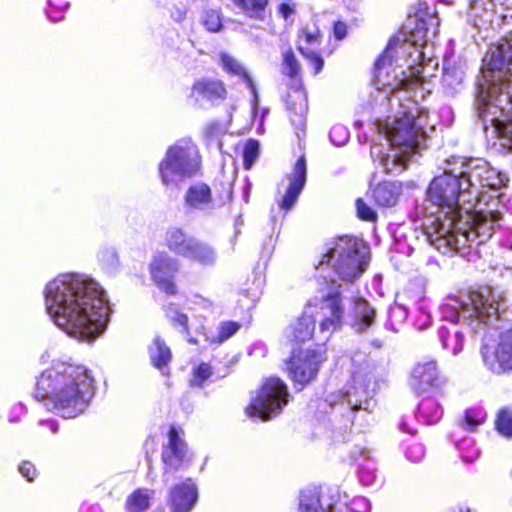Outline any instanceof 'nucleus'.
Masks as SVG:
<instances>
[{"label":"nucleus","mask_w":512,"mask_h":512,"mask_svg":"<svg viewBox=\"0 0 512 512\" xmlns=\"http://www.w3.org/2000/svg\"><path fill=\"white\" fill-rule=\"evenodd\" d=\"M289 185L279 203L282 210H290L297 201L306 182V160L304 156L296 161L292 172L287 176Z\"/></svg>","instance_id":"nucleus-18"},{"label":"nucleus","mask_w":512,"mask_h":512,"mask_svg":"<svg viewBox=\"0 0 512 512\" xmlns=\"http://www.w3.org/2000/svg\"><path fill=\"white\" fill-rule=\"evenodd\" d=\"M453 157L449 168L436 176L427 188V199L437 209L423 221L424 233L439 252L465 254L473 243L486 242L499 226L500 214L494 211L472 212L476 207L472 182L461 173V164Z\"/></svg>","instance_id":"nucleus-2"},{"label":"nucleus","mask_w":512,"mask_h":512,"mask_svg":"<svg viewBox=\"0 0 512 512\" xmlns=\"http://www.w3.org/2000/svg\"><path fill=\"white\" fill-rule=\"evenodd\" d=\"M226 89L222 81L211 78H202L197 80L190 92V99L194 104L202 107L206 103L212 105L226 98Z\"/></svg>","instance_id":"nucleus-17"},{"label":"nucleus","mask_w":512,"mask_h":512,"mask_svg":"<svg viewBox=\"0 0 512 512\" xmlns=\"http://www.w3.org/2000/svg\"><path fill=\"white\" fill-rule=\"evenodd\" d=\"M461 164V173L472 182L471 190L475 192V204L484 201L482 188H488L494 192L505 187L508 178L497 171L483 159H456Z\"/></svg>","instance_id":"nucleus-10"},{"label":"nucleus","mask_w":512,"mask_h":512,"mask_svg":"<svg viewBox=\"0 0 512 512\" xmlns=\"http://www.w3.org/2000/svg\"><path fill=\"white\" fill-rule=\"evenodd\" d=\"M179 261L167 252L154 254L150 263V274L156 285L169 295L176 293L174 279L179 271Z\"/></svg>","instance_id":"nucleus-15"},{"label":"nucleus","mask_w":512,"mask_h":512,"mask_svg":"<svg viewBox=\"0 0 512 512\" xmlns=\"http://www.w3.org/2000/svg\"><path fill=\"white\" fill-rule=\"evenodd\" d=\"M287 403V386L279 378L273 377L265 380L245 412L250 418L266 421L278 415Z\"/></svg>","instance_id":"nucleus-9"},{"label":"nucleus","mask_w":512,"mask_h":512,"mask_svg":"<svg viewBox=\"0 0 512 512\" xmlns=\"http://www.w3.org/2000/svg\"><path fill=\"white\" fill-rule=\"evenodd\" d=\"M307 305L313 308H319V333L323 339H329L330 336L339 331L344 324L345 307L341 293L332 287L327 291H322L320 296H316L309 301Z\"/></svg>","instance_id":"nucleus-11"},{"label":"nucleus","mask_w":512,"mask_h":512,"mask_svg":"<svg viewBox=\"0 0 512 512\" xmlns=\"http://www.w3.org/2000/svg\"><path fill=\"white\" fill-rule=\"evenodd\" d=\"M153 491L138 489L133 492L126 501L128 512H144L149 507V501Z\"/></svg>","instance_id":"nucleus-33"},{"label":"nucleus","mask_w":512,"mask_h":512,"mask_svg":"<svg viewBox=\"0 0 512 512\" xmlns=\"http://www.w3.org/2000/svg\"><path fill=\"white\" fill-rule=\"evenodd\" d=\"M196 500L197 489L190 479L171 490L170 501L174 512H189Z\"/></svg>","instance_id":"nucleus-24"},{"label":"nucleus","mask_w":512,"mask_h":512,"mask_svg":"<svg viewBox=\"0 0 512 512\" xmlns=\"http://www.w3.org/2000/svg\"><path fill=\"white\" fill-rule=\"evenodd\" d=\"M352 386L346 392L348 403L352 409H368L367 397L369 387L373 378V367L363 354L356 355L353 358Z\"/></svg>","instance_id":"nucleus-13"},{"label":"nucleus","mask_w":512,"mask_h":512,"mask_svg":"<svg viewBox=\"0 0 512 512\" xmlns=\"http://www.w3.org/2000/svg\"><path fill=\"white\" fill-rule=\"evenodd\" d=\"M201 156L191 139H180L171 145L158 166L161 183L167 190H178L189 179L198 175Z\"/></svg>","instance_id":"nucleus-8"},{"label":"nucleus","mask_w":512,"mask_h":512,"mask_svg":"<svg viewBox=\"0 0 512 512\" xmlns=\"http://www.w3.org/2000/svg\"><path fill=\"white\" fill-rule=\"evenodd\" d=\"M301 53L314 68V74H318L323 68V59L312 50H307Z\"/></svg>","instance_id":"nucleus-45"},{"label":"nucleus","mask_w":512,"mask_h":512,"mask_svg":"<svg viewBox=\"0 0 512 512\" xmlns=\"http://www.w3.org/2000/svg\"><path fill=\"white\" fill-rule=\"evenodd\" d=\"M320 37L319 29L313 25H306L303 27L298 36V50L304 52L310 50L306 46H314L318 44Z\"/></svg>","instance_id":"nucleus-34"},{"label":"nucleus","mask_w":512,"mask_h":512,"mask_svg":"<svg viewBox=\"0 0 512 512\" xmlns=\"http://www.w3.org/2000/svg\"><path fill=\"white\" fill-rule=\"evenodd\" d=\"M414 20L413 39L392 38L375 63L377 84L389 87L392 92L390 101H397L401 108L392 119L377 125L379 133L390 145V153L382 155L378 145L371 148V156L379 159L387 173L402 172L425 140L426 111L410 99L401 103L399 94L401 90L409 92L423 82L424 70L433 62L432 47L428 42L438 34L439 19L426 3H420Z\"/></svg>","instance_id":"nucleus-1"},{"label":"nucleus","mask_w":512,"mask_h":512,"mask_svg":"<svg viewBox=\"0 0 512 512\" xmlns=\"http://www.w3.org/2000/svg\"><path fill=\"white\" fill-rule=\"evenodd\" d=\"M186 445L179 437L175 428H171L168 435V443L162 452V459L166 466V471L177 470L186 457Z\"/></svg>","instance_id":"nucleus-20"},{"label":"nucleus","mask_w":512,"mask_h":512,"mask_svg":"<svg viewBox=\"0 0 512 512\" xmlns=\"http://www.w3.org/2000/svg\"><path fill=\"white\" fill-rule=\"evenodd\" d=\"M48 424H49L50 429H51V431L53 433L57 432L58 426H57V424L54 421H49Z\"/></svg>","instance_id":"nucleus-58"},{"label":"nucleus","mask_w":512,"mask_h":512,"mask_svg":"<svg viewBox=\"0 0 512 512\" xmlns=\"http://www.w3.org/2000/svg\"><path fill=\"white\" fill-rule=\"evenodd\" d=\"M184 205L189 210H212L214 201L210 187L205 183H196L190 186L184 195Z\"/></svg>","instance_id":"nucleus-22"},{"label":"nucleus","mask_w":512,"mask_h":512,"mask_svg":"<svg viewBox=\"0 0 512 512\" xmlns=\"http://www.w3.org/2000/svg\"><path fill=\"white\" fill-rule=\"evenodd\" d=\"M502 292L485 288L467 295L448 297L441 306L442 319L449 321V326H443L439 331L442 347L457 355L463 348V332L457 326L460 321L488 322L497 318L504 304Z\"/></svg>","instance_id":"nucleus-6"},{"label":"nucleus","mask_w":512,"mask_h":512,"mask_svg":"<svg viewBox=\"0 0 512 512\" xmlns=\"http://www.w3.org/2000/svg\"><path fill=\"white\" fill-rule=\"evenodd\" d=\"M429 318V315L423 313L417 321L418 328L424 329L427 327L430 324Z\"/></svg>","instance_id":"nucleus-53"},{"label":"nucleus","mask_w":512,"mask_h":512,"mask_svg":"<svg viewBox=\"0 0 512 512\" xmlns=\"http://www.w3.org/2000/svg\"><path fill=\"white\" fill-rule=\"evenodd\" d=\"M237 322H224L220 325L218 342H223L233 336L239 330Z\"/></svg>","instance_id":"nucleus-44"},{"label":"nucleus","mask_w":512,"mask_h":512,"mask_svg":"<svg viewBox=\"0 0 512 512\" xmlns=\"http://www.w3.org/2000/svg\"><path fill=\"white\" fill-rule=\"evenodd\" d=\"M333 503L317 487L301 491L298 512H331Z\"/></svg>","instance_id":"nucleus-21"},{"label":"nucleus","mask_w":512,"mask_h":512,"mask_svg":"<svg viewBox=\"0 0 512 512\" xmlns=\"http://www.w3.org/2000/svg\"><path fill=\"white\" fill-rule=\"evenodd\" d=\"M19 472L23 477H25L28 481H33L37 475L36 468L30 462H23L19 466Z\"/></svg>","instance_id":"nucleus-47"},{"label":"nucleus","mask_w":512,"mask_h":512,"mask_svg":"<svg viewBox=\"0 0 512 512\" xmlns=\"http://www.w3.org/2000/svg\"><path fill=\"white\" fill-rule=\"evenodd\" d=\"M375 479V475L372 474L369 471V467H362L361 473H360V480L364 485H370L373 483Z\"/></svg>","instance_id":"nucleus-52"},{"label":"nucleus","mask_w":512,"mask_h":512,"mask_svg":"<svg viewBox=\"0 0 512 512\" xmlns=\"http://www.w3.org/2000/svg\"><path fill=\"white\" fill-rule=\"evenodd\" d=\"M407 457L413 461L418 462L424 457V448L420 444L411 446L407 451Z\"/></svg>","instance_id":"nucleus-48"},{"label":"nucleus","mask_w":512,"mask_h":512,"mask_svg":"<svg viewBox=\"0 0 512 512\" xmlns=\"http://www.w3.org/2000/svg\"><path fill=\"white\" fill-rule=\"evenodd\" d=\"M495 2H496V0H494V3ZM497 2H499V8H497L499 13H508V9H507L506 5H503L505 0H497Z\"/></svg>","instance_id":"nucleus-56"},{"label":"nucleus","mask_w":512,"mask_h":512,"mask_svg":"<svg viewBox=\"0 0 512 512\" xmlns=\"http://www.w3.org/2000/svg\"><path fill=\"white\" fill-rule=\"evenodd\" d=\"M486 414L481 409H470L465 412L464 427L468 431L474 430L477 426L484 423Z\"/></svg>","instance_id":"nucleus-37"},{"label":"nucleus","mask_w":512,"mask_h":512,"mask_svg":"<svg viewBox=\"0 0 512 512\" xmlns=\"http://www.w3.org/2000/svg\"><path fill=\"white\" fill-rule=\"evenodd\" d=\"M479 455L478 450H475L473 454L471 455H463L462 458L466 462H472L475 458H477Z\"/></svg>","instance_id":"nucleus-55"},{"label":"nucleus","mask_w":512,"mask_h":512,"mask_svg":"<svg viewBox=\"0 0 512 512\" xmlns=\"http://www.w3.org/2000/svg\"><path fill=\"white\" fill-rule=\"evenodd\" d=\"M183 257L202 264H209L214 261L215 254L208 245L192 238Z\"/></svg>","instance_id":"nucleus-29"},{"label":"nucleus","mask_w":512,"mask_h":512,"mask_svg":"<svg viewBox=\"0 0 512 512\" xmlns=\"http://www.w3.org/2000/svg\"><path fill=\"white\" fill-rule=\"evenodd\" d=\"M350 509L352 512H370L371 504L364 497H358L351 502Z\"/></svg>","instance_id":"nucleus-46"},{"label":"nucleus","mask_w":512,"mask_h":512,"mask_svg":"<svg viewBox=\"0 0 512 512\" xmlns=\"http://www.w3.org/2000/svg\"><path fill=\"white\" fill-rule=\"evenodd\" d=\"M418 410L420 416L427 424L437 423L443 415L442 406L433 398L423 399L419 404Z\"/></svg>","instance_id":"nucleus-31"},{"label":"nucleus","mask_w":512,"mask_h":512,"mask_svg":"<svg viewBox=\"0 0 512 512\" xmlns=\"http://www.w3.org/2000/svg\"><path fill=\"white\" fill-rule=\"evenodd\" d=\"M497 431L506 438L512 437V411L508 408H502L497 413L495 420Z\"/></svg>","instance_id":"nucleus-36"},{"label":"nucleus","mask_w":512,"mask_h":512,"mask_svg":"<svg viewBox=\"0 0 512 512\" xmlns=\"http://www.w3.org/2000/svg\"><path fill=\"white\" fill-rule=\"evenodd\" d=\"M170 319L174 324H179L183 327L184 330H187V321L188 318L184 314H180L178 312H173L172 314H169Z\"/></svg>","instance_id":"nucleus-50"},{"label":"nucleus","mask_w":512,"mask_h":512,"mask_svg":"<svg viewBox=\"0 0 512 512\" xmlns=\"http://www.w3.org/2000/svg\"><path fill=\"white\" fill-rule=\"evenodd\" d=\"M440 382L434 361L420 362L412 370L411 385L418 393L426 392L429 388L438 387Z\"/></svg>","instance_id":"nucleus-19"},{"label":"nucleus","mask_w":512,"mask_h":512,"mask_svg":"<svg viewBox=\"0 0 512 512\" xmlns=\"http://www.w3.org/2000/svg\"><path fill=\"white\" fill-rule=\"evenodd\" d=\"M352 303L353 311L350 325L355 332L362 333L374 324L376 310L366 299L361 297L354 298Z\"/></svg>","instance_id":"nucleus-23"},{"label":"nucleus","mask_w":512,"mask_h":512,"mask_svg":"<svg viewBox=\"0 0 512 512\" xmlns=\"http://www.w3.org/2000/svg\"><path fill=\"white\" fill-rule=\"evenodd\" d=\"M322 361V355L316 351L293 355L288 367L292 380L301 386L308 384L315 378Z\"/></svg>","instance_id":"nucleus-16"},{"label":"nucleus","mask_w":512,"mask_h":512,"mask_svg":"<svg viewBox=\"0 0 512 512\" xmlns=\"http://www.w3.org/2000/svg\"><path fill=\"white\" fill-rule=\"evenodd\" d=\"M469 21L479 30L500 27L512 18V0H468Z\"/></svg>","instance_id":"nucleus-12"},{"label":"nucleus","mask_w":512,"mask_h":512,"mask_svg":"<svg viewBox=\"0 0 512 512\" xmlns=\"http://www.w3.org/2000/svg\"><path fill=\"white\" fill-rule=\"evenodd\" d=\"M223 129L218 125L211 123L207 126L206 131L209 136H214L216 133L221 132Z\"/></svg>","instance_id":"nucleus-54"},{"label":"nucleus","mask_w":512,"mask_h":512,"mask_svg":"<svg viewBox=\"0 0 512 512\" xmlns=\"http://www.w3.org/2000/svg\"><path fill=\"white\" fill-rule=\"evenodd\" d=\"M286 103L288 109L292 112L290 116L292 124L297 130H303L308 110L305 92L301 88H295L292 93L288 94Z\"/></svg>","instance_id":"nucleus-26"},{"label":"nucleus","mask_w":512,"mask_h":512,"mask_svg":"<svg viewBox=\"0 0 512 512\" xmlns=\"http://www.w3.org/2000/svg\"><path fill=\"white\" fill-rule=\"evenodd\" d=\"M361 456L364 458V460H369L370 459V452L365 450V449H362L361 452H360Z\"/></svg>","instance_id":"nucleus-57"},{"label":"nucleus","mask_w":512,"mask_h":512,"mask_svg":"<svg viewBox=\"0 0 512 512\" xmlns=\"http://www.w3.org/2000/svg\"><path fill=\"white\" fill-rule=\"evenodd\" d=\"M329 137L332 143L336 146H341L347 142L349 132L345 127L336 125L330 130Z\"/></svg>","instance_id":"nucleus-42"},{"label":"nucleus","mask_w":512,"mask_h":512,"mask_svg":"<svg viewBox=\"0 0 512 512\" xmlns=\"http://www.w3.org/2000/svg\"><path fill=\"white\" fill-rule=\"evenodd\" d=\"M259 156V143L256 140H249L244 147L243 159L246 169H250Z\"/></svg>","instance_id":"nucleus-38"},{"label":"nucleus","mask_w":512,"mask_h":512,"mask_svg":"<svg viewBox=\"0 0 512 512\" xmlns=\"http://www.w3.org/2000/svg\"><path fill=\"white\" fill-rule=\"evenodd\" d=\"M203 23L206 28L211 32H217L220 30L222 23L218 12L211 10L207 11L203 18Z\"/></svg>","instance_id":"nucleus-43"},{"label":"nucleus","mask_w":512,"mask_h":512,"mask_svg":"<svg viewBox=\"0 0 512 512\" xmlns=\"http://www.w3.org/2000/svg\"><path fill=\"white\" fill-rule=\"evenodd\" d=\"M45 308L70 337L91 342L106 328L110 308L102 287L81 274H62L47 283Z\"/></svg>","instance_id":"nucleus-3"},{"label":"nucleus","mask_w":512,"mask_h":512,"mask_svg":"<svg viewBox=\"0 0 512 512\" xmlns=\"http://www.w3.org/2000/svg\"><path fill=\"white\" fill-rule=\"evenodd\" d=\"M193 237L179 228H170L164 236V245L173 253L184 256Z\"/></svg>","instance_id":"nucleus-27"},{"label":"nucleus","mask_w":512,"mask_h":512,"mask_svg":"<svg viewBox=\"0 0 512 512\" xmlns=\"http://www.w3.org/2000/svg\"><path fill=\"white\" fill-rule=\"evenodd\" d=\"M399 197V187L395 183L383 182L373 190V198L379 206H393Z\"/></svg>","instance_id":"nucleus-28"},{"label":"nucleus","mask_w":512,"mask_h":512,"mask_svg":"<svg viewBox=\"0 0 512 512\" xmlns=\"http://www.w3.org/2000/svg\"><path fill=\"white\" fill-rule=\"evenodd\" d=\"M356 211L360 219L365 221L374 222L377 219V214L363 199L356 200Z\"/></svg>","instance_id":"nucleus-41"},{"label":"nucleus","mask_w":512,"mask_h":512,"mask_svg":"<svg viewBox=\"0 0 512 512\" xmlns=\"http://www.w3.org/2000/svg\"><path fill=\"white\" fill-rule=\"evenodd\" d=\"M482 357L486 367L495 374L512 370V328L499 335L498 342L486 343L482 348Z\"/></svg>","instance_id":"nucleus-14"},{"label":"nucleus","mask_w":512,"mask_h":512,"mask_svg":"<svg viewBox=\"0 0 512 512\" xmlns=\"http://www.w3.org/2000/svg\"><path fill=\"white\" fill-rule=\"evenodd\" d=\"M36 397L63 418H75L93 397V377L82 365L53 361L38 378Z\"/></svg>","instance_id":"nucleus-5"},{"label":"nucleus","mask_w":512,"mask_h":512,"mask_svg":"<svg viewBox=\"0 0 512 512\" xmlns=\"http://www.w3.org/2000/svg\"><path fill=\"white\" fill-rule=\"evenodd\" d=\"M476 95L478 116L512 147V31L490 46Z\"/></svg>","instance_id":"nucleus-4"},{"label":"nucleus","mask_w":512,"mask_h":512,"mask_svg":"<svg viewBox=\"0 0 512 512\" xmlns=\"http://www.w3.org/2000/svg\"><path fill=\"white\" fill-rule=\"evenodd\" d=\"M369 261V247L362 240L345 236L328 244L316 268L321 273L331 268L341 280L352 282L367 269Z\"/></svg>","instance_id":"nucleus-7"},{"label":"nucleus","mask_w":512,"mask_h":512,"mask_svg":"<svg viewBox=\"0 0 512 512\" xmlns=\"http://www.w3.org/2000/svg\"><path fill=\"white\" fill-rule=\"evenodd\" d=\"M149 353L153 365L159 369L167 365L171 359L170 349L160 340L159 337H156L153 340L149 348Z\"/></svg>","instance_id":"nucleus-32"},{"label":"nucleus","mask_w":512,"mask_h":512,"mask_svg":"<svg viewBox=\"0 0 512 512\" xmlns=\"http://www.w3.org/2000/svg\"><path fill=\"white\" fill-rule=\"evenodd\" d=\"M347 34V25L338 21L334 24V35L338 40H342Z\"/></svg>","instance_id":"nucleus-51"},{"label":"nucleus","mask_w":512,"mask_h":512,"mask_svg":"<svg viewBox=\"0 0 512 512\" xmlns=\"http://www.w3.org/2000/svg\"><path fill=\"white\" fill-rule=\"evenodd\" d=\"M283 70L284 73L291 78L299 74L300 65L291 50L285 52L283 55Z\"/></svg>","instance_id":"nucleus-39"},{"label":"nucleus","mask_w":512,"mask_h":512,"mask_svg":"<svg viewBox=\"0 0 512 512\" xmlns=\"http://www.w3.org/2000/svg\"><path fill=\"white\" fill-rule=\"evenodd\" d=\"M220 64L223 67V69L228 73H231L245 80L249 88L251 89L252 93L256 96V89L251 77L237 59H235L227 53H221Z\"/></svg>","instance_id":"nucleus-30"},{"label":"nucleus","mask_w":512,"mask_h":512,"mask_svg":"<svg viewBox=\"0 0 512 512\" xmlns=\"http://www.w3.org/2000/svg\"><path fill=\"white\" fill-rule=\"evenodd\" d=\"M211 375V367L206 363H201L193 371L191 384L193 386H201Z\"/></svg>","instance_id":"nucleus-40"},{"label":"nucleus","mask_w":512,"mask_h":512,"mask_svg":"<svg viewBox=\"0 0 512 512\" xmlns=\"http://www.w3.org/2000/svg\"><path fill=\"white\" fill-rule=\"evenodd\" d=\"M315 320L311 305H307L303 315L293 322L286 330V337L292 342H305L313 336Z\"/></svg>","instance_id":"nucleus-25"},{"label":"nucleus","mask_w":512,"mask_h":512,"mask_svg":"<svg viewBox=\"0 0 512 512\" xmlns=\"http://www.w3.org/2000/svg\"><path fill=\"white\" fill-rule=\"evenodd\" d=\"M295 11V3L287 0L279 5V13L284 19H288Z\"/></svg>","instance_id":"nucleus-49"},{"label":"nucleus","mask_w":512,"mask_h":512,"mask_svg":"<svg viewBox=\"0 0 512 512\" xmlns=\"http://www.w3.org/2000/svg\"><path fill=\"white\" fill-rule=\"evenodd\" d=\"M234 4L242 9V11L249 17H261L264 11L267 0H232Z\"/></svg>","instance_id":"nucleus-35"}]
</instances>
